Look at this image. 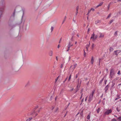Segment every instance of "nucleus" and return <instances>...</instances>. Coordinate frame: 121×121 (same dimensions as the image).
Segmentation results:
<instances>
[{"label": "nucleus", "mask_w": 121, "mask_h": 121, "mask_svg": "<svg viewBox=\"0 0 121 121\" xmlns=\"http://www.w3.org/2000/svg\"><path fill=\"white\" fill-rule=\"evenodd\" d=\"M15 12V9L14 12L11 15L9 20L8 22V24L9 26H11L12 22L14 19Z\"/></svg>", "instance_id": "obj_1"}, {"label": "nucleus", "mask_w": 121, "mask_h": 121, "mask_svg": "<svg viewBox=\"0 0 121 121\" xmlns=\"http://www.w3.org/2000/svg\"><path fill=\"white\" fill-rule=\"evenodd\" d=\"M95 91V90H93L92 91V93L90 94L89 96V99L88 100V101L90 102L93 99V97Z\"/></svg>", "instance_id": "obj_2"}, {"label": "nucleus", "mask_w": 121, "mask_h": 121, "mask_svg": "<svg viewBox=\"0 0 121 121\" xmlns=\"http://www.w3.org/2000/svg\"><path fill=\"white\" fill-rule=\"evenodd\" d=\"M116 73V72L114 71L113 69H112L110 72V75L111 78H113V76Z\"/></svg>", "instance_id": "obj_3"}, {"label": "nucleus", "mask_w": 121, "mask_h": 121, "mask_svg": "<svg viewBox=\"0 0 121 121\" xmlns=\"http://www.w3.org/2000/svg\"><path fill=\"white\" fill-rule=\"evenodd\" d=\"M112 111L111 109L107 110L104 113V115L105 116L106 115H108L109 114L112 112Z\"/></svg>", "instance_id": "obj_4"}, {"label": "nucleus", "mask_w": 121, "mask_h": 121, "mask_svg": "<svg viewBox=\"0 0 121 121\" xmlns=\"http://www.w3.org/2000/svg\"><path fill=\"white\" fill-rule=\"evenodd\" d=\"M109 88V86L108 85H107L104 89V90L105 91V92L106 93L107 91L108 90Z\"/></svg>", "instance_id": "obj_5"}, {"label": "nucleus", "mask_w": 121, "mask_h": 121, "mask_svg": "<svg viewBox=\"0 0 121 121\" xmlns=\"http://www.w3.org/2000/svg\"><path fill=\"white\" fill-rule=\"evenodd\" d=\"M3 12V9L1 8H0V19L2 15Z\"/></svg>", "instance_id": "obj_6"}, {"label": "nucleus", "mask_w": 121, "mask_h": 121, "mask_svg": "<svg viewBox=\"0 0 121 121\" xmlns=\"http://www.w3.org/2000/svg\"><path fill=\"white\" fill-rule=\"evenodd\" d=\"M104 2H101L96 7H95L96 8H97L99 6H101L103 4V3Z\"/></svg>", "instance_id": "obj_7"}, {"label": "nucleus", "mask_w": 121, "mask_h": 121, "mask_svg": "<svg viewBox=\"0 0 121 121\" xmlns=\"http://www.w3.org/2000/svg\"><path fill=\"white\" fill-rule=\"evenodd\" d=\"M2 4L3 5H5V2L4 0H1Z\"/></svg>", "instance_id": "obj_8"}, {"label": "nucleus", "mask_w": 121, "mask_h": 121, "mask_svg": "<svg viewBox=\"0 0 121 121\" xmlns=\"http://www.w3.org/2000/svg\"><path fill=\"white\" fill-rule=\"evenodd\" d=\"M53 52L52 51H50L49 53V55L50 56H51L52 55Z\"/></svg>", "instance_id": "obj_9"}, {"label": "nucleus", "mask_w": 121, "mask_h": 121, "mask_svg": "<svg viewBox=\"0 0 121 121\" xmlns=\"http://www.w3.org/2000/svg\"><path fill=\"white\" fill-rule=\"evenodd\" d=\"M100 36L99 37L100 38H103L104 37V35L102 34V33H100Z\"/></svg>", "instance_id": "obj_10"}, {"label": "nucleus", "mask_w": 121, "mask_h": 121, "mask_svg": "<svg viewBox=\"0 0 121 121\" xmlns=\"http://www.w3.org/2000/svg\"><path fill=\"white\" fill-rule=\"evenodd\" d=\"M72 42H71V41H69V42L68 43V45H69H69L70 44V47H71L72 46H73V44H72Z\"/></svg>", "instance_id": "obj_11"}, {"label": "nucleus", "mask_w": 121, "mask_h": 121, "mask_svg": "<svg viewBox=\"0 0 121 121\" xmlns=\"http://www.w3.org/2000/svg\"><path fill=\"white\" fill-rule=\"evenodd\" d=\"M120 98V95H117V98H116L115 99V100H117V99H118L119 98Z\"/></svg>", "instance_id": "obj_12"}, {"label": "nucleus", "mask_w": 121, "mask_h": 121, "mask_svg": "<svg viewBox=\"0 0 121 121\" xmlns=\"http://www.w3.org/2000/svg\"><path fill=\"white\" fill-rule=\"evenodd\" d=\"M100 23V21L99 20H97L95 21V23L96 24H97L98 23Z\"/></svg>", "instance_id": "obj_13"}, {"label": "nucleus", "mask_w": 121, "mask_h": 121, "mask_svg": "<svg viewBox=\"0 0 121 121\" xmlns=\"http://www.w3.org/2000/svg\"><path fill=\"white\" fill-rule=\"evenodd\" d=\"M60 67L61 68H62L63 67L65 68V66L64 64H61L60 65Z\"/></svg>", "instance_id": "obj_14"}, {"label": "nucleus", "mask_w": 121, "mask_h": 121, "mask_svg": "<svg viewBox=\"0 0 121 121\" xmlns=\"http://www.w3.org/2000/svg\"><path fill=\"white\" fill-rule=\"evenodd\" d=\"M90 42H89V44H87L86 45V49L87 51V50H88V47H89V46L90 45Z\"/></svg>", "instance_id": "obj_15"}, {"label": "nucleus", "mask_w": 121, "mask_h": 121, "mask_svg": "<svg viewBox=\"0 0 121 121\" xmlns=\"http://www.w3.org/2000/svg\"><path fill=\"white\" fill-rule=\"evenodd\" d=\"M70 44L69 45H69H68V46H67V48H68V49L66 51H67L68 52V51L70 49Z\"/></svg>", "instance_id": "obj_16"}, {"label": "nucleus", "mask_w": 121, "mask_h": 121, "mask_svg": "<svg viewBox=\"0 0 121 121\" xmlns=\"http://www.w3.org/2000/svg\"><path fill=\"white\" fill-rule=\"evenodd\" d=\"M30 81H28V82H27V83L26 84L25 86H26L29 85H30Z\"/></svg>", "instance_id": "obj_17"}, {"label": "nucleus", "mask_w": 121, "mask_h": 121, "mask_svg": "<svg viewBox=\"0 0 121 121\" xmlns=\"http://www.w3.org/2000/svg\"><path fill=\"white\" fill-rule=\"evenodd\" d=\"M94 60V58H93V56H92V57L91 59V63L92 64H93Z\"/></svg>", "instance_id": "obj_18"}, {"label": "nucleus", "mask_w": 121, "mask_h": 121, "mask_svg": "<svg viewBox=\"0 0 121 121\" xmlns=\"http://www.w3.org/2000/svg\"><path fill=\"white\" fill-rule=\"evenodd\" d=\"M98 36L97 35H95L94 36V38H93V39H94V41H95V40L97 38Z\"/></svg>", "instance_id": "obj_19"}, {"label": "nucleus", "mask_w": 121, "mask_h": 121, "mask_svg": "<svg viewBox=\"0 0 121 121\" xmlns=\"http://www.w3.org/2000/svg\"><path fill=\"white\" fill-rule=\"evenodd\" d=\"M121 50H118L116 51H114V52H117V53L118 54L121 52Z\"/></svg>", "instance_id": "obj_20"}, {"label": "nucleus", "mask_w": 121, "mask_h": 121, "mask_svg": "<svg viewBox=\"0 0 121 121\" xmlns=\"http://www.w3.org/2000/svg\"><path fill=\"white\" fill-rule=\"evenodd\" d=\"M90 114L88 115L87 117V119L88 120H89L90 119Z\"/></svg>", "instance_id": "obj_21"}, {"label": "nucleus", "mask_w": 121, "mask_h": 121, "mask_svg": "<svg viewBox=\"0 0 121 121\" xmlns=\"http://www.w3.org/2000/svg\"><path fill=\"white\" fill-rule=\"evenodd\" d=\"M66 16H65V17L64 18V19L63 21L62 22V24H63V23L64 22H65V20L66 19Z\"/></svg>", "instance_id": "obj_22"}, {"label": "nucleus", "mask_w": 121, "mask_h": 121, "mask_svg": "<svg viewBox=\"0 0 121 121\" xmlns=\"http://www.w3.org/2000/svg\"><path fill=\"white\" fill-rule=\"evenodd\" d=\"M113 50V49L111 47H110V48L109 51L110 52L112 51Z\"/></svg>", "instance_id": "obj_23"}, {"label": "nucleus", "mask_w": 121, "mask_h": 121, "mask_svg": "<svg viewBox=\"0 0 121 121\" xmlns=\"http://www.w3.org/2000/svg\"><path fill=\"white\" fill-rule=\"evenodd\" d=\"M104 79V78H103L99 82V83L100 84L103 81Z\"/></svg>", "instance_id": "obj_24"}, {"label": "nucleus", "mask_w": 121, "mask_h": 121, "mask_svg": "<svg viewBox=\"0 0 121 121\" xmlns=\"http://www.w3.org/2000/svg\"><path fill=\"white\" fill-rule=\"evenodd\" d=\"M118 121H121V116L119 117L117 119Z\"/></svg>", "instance_id": "obj_25"}, {"label": "nucleus", "mask_w": 121, "mask_h": 121, "mask_svg": "<svg viewBox=\"0 0 121 121\" xmlns=\"http://www.w3.org/2000/svg\"><path fill=\"white\" fill-rule=\"evenodd\" d=\"M71 75H70L69 77V79H68V81H69L70 80V79H71Z\"/></svg>", "instance_id": "obj_26"}, {"label": "nucleus", "mask_w": 121, "mask_h": 121, "mask_svg": "<svg viewBox=\"0 0 121 121\" xmlns=\"http://www.w3.org/2000/svg\"><path fill=\"white\" fill-rule=\"evenodd\" d=\"M97 112L98 113L99 112L100 110V108H98L96 110Z\"/></svg>", "instance_id": "obj_27"}, {"label": "nucleus", "mask_w": 121, "mask_h": 121, "mask_svg": "<svg viewBox=\"0 0 121 121\" xmlns=\"http://www.w3.org/2000/svg\"><path fill=\"white\" fill-rule=\"evenodd\" d=\"M54 28L53 26H52L51 28V32H52Z\"/></svg>", "instance_id": "obj_28"}, {"label": "nucleus", "mask_w": 121, "mask_h": 121, "mask_svg": "<svg viewBox=\"0 0 121 121\" xmlns=\"http://www.w3.org/2000/svg\"><path fill=\"white\" fill-rule=\"evenodd\" d=\"M111 13L109 14V15H108V17H107V19L108 18L110 17L111 16Z\"/></svg>", "instance_id": "obj_29"}, {"label": "nucleus", "mask_w": 121, "mask_h": 121, "mask_svg": "<svg viewBox=\"0 0 121 121\" xmlns=\"http://www.w3.org/2000/svg\"><path fill=\"white\" fill-rule=\"evenodd\" d=\"M73 36H72L71 38V39L69 40V41H71V42H72V41H73Z\"/></svg>", "instance_id": "obj_30"}, {"label": "nucleus", "mask_w": 121, "mask_h": 121, "mask_svg": "<svg viewBox=\"0 0 121 121\" xmlns=\"http://www.w3.org/2000/svg\"><path fill=\"white\" fill-rule=\"evenodd\" d=\"M117 74L119 75H120L121 74L120 71V70L118 71V72L117 73Z\"/></svg>", "instance_id": "obj_31"}, {"label": "nucleus", "mask_w": 121, "mask_h": 121, "mask_svg": "<svg viewBox=\"0 0 121 121\" xmlns=\"http://www.w3.org/2000/svg\"><path fill=\"white\" fill-rule=\"evenodd\" d=\"M32 119V117H30V118H29V119H27V120L30 121V120H31Z\"/></svg>", "instance_id": "obj_32"}, {"label": "nucleus", "mask_w": 121, "mask_h": 121, "mask_svg": "<svg viewBox=\"0 0 121 121\" xmlns=\"http://www.w3.org/2000/svg\"><path fill=\"white\" fill-rule=\"evenodd\" d=\"M39 107V106L38 105H37L35 107V108L34 109H37V108H38Z\"/></svg>", "instance_id": "obj_33"}, {"label": "nucleus", "mask_w": 121, "mask_h": 121, "mask_svg": "<svg viewBox=\"0 0 121 121\" xmlns=\"http://www.w3.org/2000/svg\"><path fill=\"white\" fill-rule=\"evenodd\" d=\"M113 20L112 19V20L111 21H110V22H109V24H111V23H112L113 22Z\"/></svg>", "instance_id": "obj_34"}, {"label": "nucleus", "mask_w": 121, "mask_h": 121, "mask_svg": "<svg viewBox=\"0 0 121 121\" xmlns=\"http://www.w3.org/2000/svg\"><path fill=\"white\" fill-rule=\"evenodd\" d=\"M69 104H70V103H69L68 105L65 108V110H66L67 109V108L68 107L69 105Z\"/></svg>", "instance_id": "obj_35"}, {"label": "nucleus", "mask_w": 121, "mask_h": 121, "mask_svg": "<svg viewBox=\"0 0 121 121\" xmlns=\"http://www.w3.org/2000/svg\"><path fill=\"white\" fill-rule=\"evenodd\" d=\"M117 111L118 112H119L120 111L119 109L117 107Z\"/></svg>", "instance_id": "obj_36"}, {"label": "nucleus", "mask_w": 121, "mask_h": 121, "mask_svg": "<svg viewBox=\"0 0 121 121\" xmlns=\"http://www.w3.org/2000/svg\"><path fill=\"white\" fill-rule=\"evenodd\" d=\"M78 8H79V7H78V6L77 7H76V11H78Z\"/></svg>", "instance_id": "obj_37"}, {"label": "nucleus", "mask_w": 121, "mask_h": 121, "mask_svg": "<svg viewBox=\"0 0 121 121\" xmlns=\"http://www.w3.org/2000/svg\"><path fill=\"white\" fill-rule=\"evenodd\" d=\"M71 35H72V36H73V37L74 35V32H73V33L71 34Z\"/></svg>", "instance_id": "obj_38"}, {"label": "nucleus", "mask_w": 121, "mask_h": 121, "mask_svg": "<svg viewBox=\"0 0 121 121\" xmlns=\"http://www.w3.org/2000/svg\"><path fill=\"white\" fill-rule=\"evenodd\" d=\"M117 35V31H116L114 33V35L116 36Z\"/></svg>", "instance_id": "obj_39"}, {"label": "nucleus", "mask_w": 121, "mask_h": 121, "mask_svg": "<svg viewBox=\"0 0 121 121\" xmlns=\"http://www.w3.org/2000/svg\"><path fill=\"white\" fill-rule=\"evenodd\" d=\"M94 43H93L91 45V47L92 48H93L94 47Z\"/></svg>", "instance_id": "obj_40"}, {"label": "nucleus", "mask_w": 121, "mask_h": 121, "mask_svg": "<svg viewBox=\"0 0 121 121\" xmlns=\"http://www.w3.org/2000/svg\"><path fill=\"white\" fill-rule=\"evenodd\" d=\"M110 4H109L108 5V7H107L108 9V10L109 9V8H110Z\"/></svg>", "instance_id": "obj_41"}, {"label": "nucleus", "mask_w": 121, "mask_h": 121, "mask_svg": "<svg viewBox=\"0 0 121 121\" xmlns=\"http://www.w3.org/2000/svg\"><path fill=\"white\" fill-rule=\"evenodd\" d=\"M90 30V28H88V30H87V33H89V31Z\"/></svg>", "instance_id": "obj_42"}, {"label": "nucleus", "mask_w": 121, "mask_h": 121, "mask_svg": "<svg viewBox=\"0 0 121 121\" xmlns=\"http://www.w3.org/2000/svg\"><path fill=\"white\" fill-rule=\"evenodd\" d=\"M93 38H94V37L91 36V39H92V40H93V41H94V39H93Z\"/></svg>", "instance_id": "obj_43"}, {"label": "nucleus", "mask_w": 121, "mask_h": 121, "mask_svg": "<svg viewBox=\"0 0 121 121\" xmlns=\"http://www.w3.org/2000/svg\"><path fill=\"white\" fill-rule=\"evenodd\" d=\"M84 55L85 56H86V53L85 52V50H84Z\"/></svg>", "instance_id": "obj_44"}, {"label": "nucleus", "mask_w": 121, "mask_h": 121, "mask_svg": "<svg viewBox=\"0 0 121 121\" xmlns=\"http://www.w3.org/2000/svg\"><path fill=\"white\" fill-rule=\"evenodd\" d=\"M95 36V35L94 32L91 35V36H93V37H94Z\"/></svg>", "instance_id": "obj_45"}, {"label": "nucleus", "mask_w": 121, "mask_h": 121, "mask_svg": "<svg viewBox=\"0 0 121 121\" xmlns=\"http://www.w3.org/2000/svg\"><path fill=\"white\" fill-rule=\"evenodd\" d=\"M114 52L115 53V54L116 55H117V56L118 55V53H117V52Z\"/></svg>", "instance_id": "obj_46"}, {"label": "nucleus", "mask_w": 121, "mask_h": 121, "mask_svg": "<svg viewBox=\"0 0 121 121\" xmlns=\"http://www.w3.org/2000/svg\"><path fill=\"white\" fill-rule=\"evenodd\" d=\"M52 98H53V97L52 96H51L50 97V100H52Z\"/></svg>", "instance_id": "obj_47"}, {"label": "nucleus", "mask_w": 121, "mask_h": 121, "mask_svg": "<svg viewBox=\"0 0 121 121\" xmlns=\"http://www.w3.org/2000/svg\"><path fill=\"white\" fill-rule=\"evenodd\" d=\"M111 121H116V120L115 119H113Z\"/></svg>", "instance_id": "obj_48"}, {"label": "nucleus", "mask_w": 121, "mask_h": 121, "mask_svg": "<svg viewBox=\"0 0 121 121\" xmlns=\"http://www.w3.org/2000/svg\"><path fill=\"white\" fill-rule=\"evenodd\" d=\"M58 110V108H57L56 110L55 111V112H54L55 113V112H56Z\"/></svg>", "instance_id": "obj_49"}, {"label": "nucleus", "mask_w": 121, "mask_h": 121, "mask_svg": "<svg viewBox=\"0 0 121 121\" xmlns=\"http://www.w3.org/2000/svg\"><path fill=\"white\" fill-rule=\"evenodd\" d=\"M91 10H92L93 11H95V9H93V8H91Z\"/></svg>", "instance_id": "obj_50"}, {"label": "nucleus", "mask_w": 121, "mask_h": 121, "mask_svg": "<svg viewBox=\"0 0 121 121\" xmlns=\"http://www.w3.org/2000/svg\"><path fill=\"white\" fill-rule=\"evenodd\" d=\"M84 100V98H83L82 99V100H81V104H82Z\"/></svg>", "instance_id": "obj_51"}, {"label": "nucleus", "mask_w": 121, "mask_h": 121, "mask_svg": "<svg viewBox=\"0 0 121 121\" xmlns=\"http://www.w3.org/2000/svg\"><path fill=\"white\" fill-rule=\"evenodd\" d=\"M35 111V110L34 111V112H33L32 113H31V115H32L33 114H34L35 113V112H34Z\"/></svg>", "instance_id": "obj_52"}, {"label": "nucleus", "mask_w": 121, "mask_h": 121, "mask_svg": "<svg viewBox=\"0 0 121 121\" xmlns=\"http://www.w3.org/2000/svg\"><path fill=\"white\" fill-rule=\"evenodd\" d=\"M87 97H88V96H87L86 97L85 99V101H86L87 100Z\"/></svg>", "instance_id": "obj_53"}, {"label": "nucleus", "mask_w": 121, "mask_h": 121, "mask_svg": "<svg viewBox=\"0 0 121 121\" xmlns=\"http://www.w3.org/2000/svg\"><path fill=\"white\" fill-rule=\"evenodd\" d=\"M77 65V64H75L74 65V67L75 68V67H76Z\"/></svg>", "instance_id": "obj_54"}, {"label": "nucleus", "mask_w": 121, "mask_h": 121, "mask_svg": "<svg viewBox=\"0 0 121 121\" xmlns=\"http://www.w3.org/2000/svg\"><path fill=\"white\" fill-rule=\"evenodd\" d=\"M113 2H110L109 4H110H110H113Z\"/></svg>", "instance_id": "obj_55"}, {"label": "nucleus", "mask_w": 121, "mask_h": 121, "mask_svg": "<svg viewBox=\"0 0 121 121\" xmlns=\"http://www.w3.org/2000/svg\"><path fill=\"white\" fill-rule=\"evenodd\" d=\"M41 109V108H40L39 110H38V112H39L40 111V110Z\"/></svg>", "instance_id": "obj_56"}, {"label": "nucleus", "mask_w": 121, "mask_h": 121, "mask_svg": "<svg viewBox=\"0 0 121 121\" xmlns=\"http://www.w3.org/2000/svg\"><path fill=\"white\" fill-rule=\"evenodd\" d=\"M91 9L90 10H88V13H89L90 12H91Z\"/></svg>", "instance_id": "obj_57"}, {"label": "nucleus", "mask_w": 121, "mask_h": 121, "mask_svg": "<svg viewBox=\"0 0 121 121\" xmlns=\"http://www.w3.org/2000/svg\"><path fill=\"white\" fill-rule=\"evenodd\" d=\"M114 83H113L112 85V87L113 86H114Z\"/></svg>", "instance_id": "obj_58"}, {"label": "nucleus", "mask_w": 121, "mask_h": 121, "mask_svg": "<svg viewBox=\"0 0 121 121\" xmlns=\"http://www.w3.org/2000/svg\"><path fill=\"white\" fill-rule=\"evenodd\" d=\"M78 74H77L76 75V78H77L78 77Z\"/></svg>", "instance_id": "obj_59"}, {"label": "nucleus", "mask_w": 121, "mask_h": 121, "mask_svg": "<svg viewBox=\"0 0 121 121\" xmlns=\"http://www.w3.org/2000/svg\"><path fill=\"white\" fill-rule=\"evenodd\" d=\"M58 77H58L55 80V81H56V82L58 79Z\"/></svg>", "instance_id": "obj_60"}, {"label": "nucleus", "mask_w": 121, "mask_h": 121, "mask_svg": "<svg viewBox=\"0 0 121 121\" xmlns=\"http://www.w3.org/2000/svg\"><path fill=\"white\" fill-rule=\"evenodd\" d=\"M60 47V45L59 44L57 46V48H59Z\"/></svg>", "instance_id": "obj_61"}, {"label": "nucleus", "mask_w": 121, "mask_h": 121, "mask_svg": "<svg viewBox=\"0 0 121 121\" xmlns=\"http://www.w3.org/2000/svg\"><path fill=\"white\" fill-rule=\"evenodd\" d=\"M62 93V92L61 91L60 93V96H61V94Z\"/></svg>", "instance_id": "obj_62"}, {"label": "nucleus", "mask_w": 121, "mask_h": 121, "mask_svg": "<svg viewBox=\"0 0 121 121\" xmlns=\"http://www.w3.org/2000/svg\"><path fill=\"white\" fill-rule=\"evenodd\" d=\"M58 97L57 96L55 98V100H56L57 99V97Z\"/></svg>", "instance_id": "obj_63"}, {"label": "nucleus", "mask_w": 121, "mask_h": 121, "mask_svg": "<svg viewBox=\"0 0 121 121\" xmlns=\"http://www.w3.org/2000/svg\"><path fill=\"white\" fill-rule=\"evenodd\" d=\"M78 13V11H76V15H77V14Z\"/></svg>", "instance_id": "obj_64"}]
</instances>
